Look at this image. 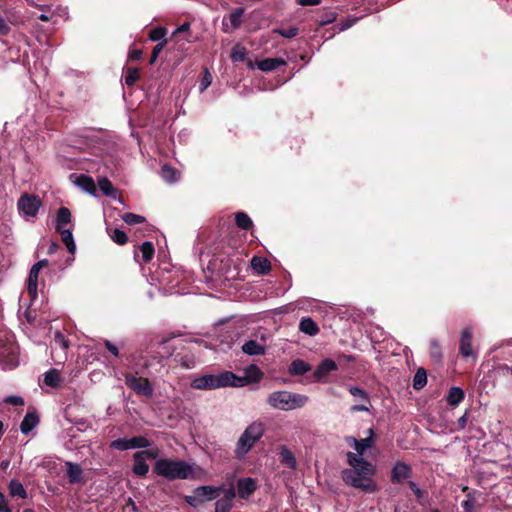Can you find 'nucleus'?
I'll return each mask as SVG.
<instances>
[{
    "label": "nucleus",
    "instance_id": "2eb2a0df",
    "mask_svg": "<svg viewBox=\"0 0 512 512\" xmlns=\"http://www.w3.org/2000/svg\"><path fill=\"white\" fill-rule=\"evenodd\" d=\"M67 467V477L69 480V483L71 484H77V483H84L83 479V469L79 464L67 461L65 463Z\"/></svg>",
    "mask_w": 512,
    "mask_h": 512
},
{
    "label": "nucleus",
    "instance_id": "774afa93",
    "mask_svg": "<svg viewBox=\"0 0 512 512\" xmlns=\"http://www.w3.org/2000/svg\"><path fill=\"white\" fill-rule=\"evenodd\" d=\"M58 248H59V244L56 243V242H52L51 245L48 248L47 253L48 254H53V253H55L58 250Z\"/></svg>",
    "mask_w": 512,
    "mask_h": 512
},
{
    "label": "nucleus",
    "instance_id": "13d9d810",
    "mask_svg": "<svg viewBox=\"0 0 512 512\" xmlns=\"http://www.w3.org/2000/svg\"><path fill=\"white\" fill-rule=\"evenodd\" d=\"M104 346L106 347V349L111 353L113 354L115 357H119V349L116 345H114L111 341L109 340H104Z\"/></svg>",
    "mask_w": 512,
    "mask_h": 512
},
{
    "label": "nucleus",
    "instance_id": "4d7b16f0",
    "mask_svg": "<svg viewBox=\"0 0 512 512\" xmlns=\"http://www.w3.org/2000/svg\"><path fill=\"white\" fill-rule=\"evenodd\" d=\"M468 422V411H466L458 420L456 423L455 430L460 431L463 430Z\"/></svg>",
    "mask_w": 512,
    "mask_h": 512
},
{
    "label": "nucleus",
    "instance_id": "8fccbe9b",
    "mask_svg": "<svg viewBox=\"0 0 512 512\" xmlns=\"http://www.w3.org/2000/svg\"><path fill=\"white\" fill-rule=\"evenodd\" d=\"M166 44H167V39H164L163 41H161V42L157 43V44L153 47V49H152V53H151V55H150V59H149V64H150V65H153V64L156 62V60H157V58H158L159 54L162 52V50L164 49V47L166 46Z\"/></svg>",
    "mask_w": 512,
    "mask_h": 512
},
{
    "label": "nucleus",
    "instance_id": "412c9836",
    "mask_svg": "<svg viewBox=\"0 0 512 512\" xmlns=\"http://www.w3.org/2000/svg\"><path fill=\"white\" fill-rule=\"evenodd\" d=\"M134 464L132 467V471L135 475L144 477L149 471V465L146 463V460L138 454L137 452L133 455Z\"/></svg>",
    "mask_w": 512,
    "mask_h": 512
},
{
    "label": "nucleus",
    "instance_id": "ddd939ff",
    "mask_svg": "<svg viewBox=\"0 0 512 512\" xmlns=\"http://www.w3.org/2000/svg\"><path fill=\"white\" fill-rule=\"evenodd\" d=\"M349 392L352 396L361 399L365 404H356L350 408L352 413L355 412H368L369 408L366 404H370V397L367 391L360 387L352 386L349 388Z\"/></svg>",
    "mask_w": 512,
    "mask_h": 512
},
{
    "label": "nucleus",
    "instance_id": "e2e57ef3",
    "mask_svg": "<svg viewBox=\"0 0 512 512\" xmlns=\"http://www.w3.org/2000/svg\"><path fill=\"white\" fill-rule=\"evenodd\" d=\"M0 512H12L2 492H0Z\"/></svg>",
    "mask_w": 512,
    "mask_h": 512
},
{
    "label": "nucleus",
    "instance_id": "7c9ffc66",
    "mask_svg": "<svg viewBox=\"0 0 512 512\" xmlns=\"http://www.w3.org/2000/svg\"><path fill=\"white\" fill-rule=\"evenodd\" d=\"M56 231L61 235L62 242L66 245L69 253L74 254L76 251V244L74 242L72 232L69 229Z\"/></svg>",
    "mask_w": 512,
    "mask_h": 512
},
{
    "label": "nucleus",
    "instance_id": "3c124183",
    "mask_svg": "<svg viewBox=\"0 0 512 512\" xmlns=\"http://www.w3.org/2000/svg\"><path fill=\"white\" fill-rule=\"evenodd\" d=\"M212 74L209 72L207 68L204 69L202 79L199 85V91L204 92L212 83Z\"/></svg>",
    "mask_w": 512,
    "mask_h": 512
},
{
    "label": "nucleus",
    "instance_id": "b1692460",
    "mask_svg": "<svg viewBox=\"0 0 512 512\" xmlns=\"http://www.w3.org/2000/svg\"><path fill=\"white\" fill-rule=\"evenodd\" d=\"M75 183L79 187H81L83 190H85L86 192H88L90 194L96 193V184H95L93 178L88 175H85V174L78 175L76 177Z\"/></svg>",
    "mask_w": 512,
    "mask_h": 512
},
{
    "label": "nucleus",
    "instance_id": "5fc2aeb1",
    "mask_svg": "<svg viewBox=\"0 0 512 512\" xmlns=\"http://www.w3.org/2000/svg\"><path fill=\"white\" fill-rule=\"evenodd\" d=\"M137 453L141 454V456L145 460L146 459H156L159 456V449L154 448V449L142 450V451H137Z\"/></svg>",
    "mask_w": 512,
    "mask_h": 512
},
{
    "label": "nucleus",
    "instance_id": "393cba45",
    "mask_svg": "<svg viewBox=\"0 0 512 512\" xmlns=\"http://www.w3.org/2000/svg\"><path fill=\"white\" fill-rule=\"evenodd\" d=\"M299 330L309 336H315L319 332V327L312 318L306 317L301 319Z\"/></svg>",
    "mask_w": 512,
    "mask_h": 512
},
{
    "label": "nucleus",
    "instance_id": "20e7f679",
    "mask_svg": "<svg viewBox=\"0 0 512 512\" xmlns=\"http://www.w3.org/2000/svg\"><path fill=\"white\" fill-rule=\"evenodd\" d=\"M264 426L262 423L253 422L241 434L234 450L237 459H243L245 455L252 449L264 434Z\"/></svg>",
    "mask_w": 512,
    "mask_h": 512
},
{
    "label": "nucleus",
    "instance_id": "39448f33",
    "mask_svg": "<svg viewBox=\"0 0 512 512\" xmlns=\"http://www.w3.org/2000/svg\"><path fill=\"white\" fill-rule=\"evenodd\" d=\"M236 374L230 371H224L219 375L207 374L197 377L191 382V387L198 390H211L221 387L231 386L232 379Z\"/></svg>",
    "mask_w": 512,
    "mask_h": 512
},
{
    "label": "nucleus",
    "instance_id": "864d4df0",
    "mask_svg": "<svg viewBox=\"0 0 512 512\" xmlns=\"http://www.w3.org/2000/svg\"><path fill=\"white\" fill-rule=\"evenodd\" d=\"M233 506V503L220 498L215 503V512H230Z\"/></svg>",
    "mask_w": 512,
    "mask_h": 512
},
{
    "label": "nucleus",
    "instance_id": "a878e982",
    "mask_svg": "<svg viewBox=\"0 0 512 512\" xmlns=\"http://www.w3.org/2000/svg\"><path fill=\"white\" fill-rule=\"evenodd\" d=\"M71 222V212L66 207H60L57 211L56 230L66 229L65 226Z\"/></svg>",
    "mask_w": 512,
    "mask_h": 512
},
{
    "label": "nucleus",
    "instance_id": "2f4dec72",
    "mask_svg": "<svg viewBox=\"0 0 512 512\" xmlns=\"http://www.w3.org/2000/svg\"><path fill=\"white\" fill-rule=\"evenodd\" d=\"M279 454H280L281 462L283 464H286L291 469L296 468V463H297L296 458L294 457L293 453L286 446H281Z\"/></svg>",
    "mask_w": 512,
    "mask_h": 512
},
{
    "label": "nucleus",
    "instance_id": "6e6552de",
    "mask_svg": "<svg viewBox=\"0 0 512 512\" xmlns=\"http://www.w3.org/2000/svg\"><path fill=\"white\" fill-rule=\"evenodd\" d=\"M41 204L42 202L39 196L28 193L22 194L17 202L19 211L30 217L37 215Z\"/></svg>",
    "mask_w": 512,
    "mask_h": 512
},
{
    "label": "nucleus",
    "instance_id": "4468645a",
    "mask_svg": "<svg viewBox=\"0 0 512 512\" xmlns=\"http://www.w3.org/2000/svg\"><path fill=\"white\" fill-rule=\"evenodd\" d=\"M39 423L40 418L37 411L34 408H30L20 424V430L23 434L27 435Z\"/></svg>",
    "mask_w": 512,
    "mask_h": 512
},
{
    "label": "nucleus",
    "instance_id": "603ef678",
    "mask_svg": "<svg viewBox=\"0 0 512 512\" xmlns=\"http://www.w3.org/2000/svg\"><path fill=\"white\" fill-rule=\"evenodd\" d=\"M275 33L281 35L284 38L291 39L298 35L299 29L297 27H289L288 29H275Z\"/></svg>",
    "mask_w": 512,
    "mask_h": 512
},
{
    "label": "nucleus",
    "instance_id": "052dcab7",
    "mask_svg": "<svg viewBox=\"0 0 512 512\" xmlns=\"http://www.w3.org/2000/svg\"><path fill=\"white\" fill-rule=\"evenodd\" d=\"M10 31V26L7 24L6 20L0 15V35H8Z\"/></svg>",
    "mask_w": 512,
    "mask_h": 512
},
{
    "label": "nucleus",
    "instance_id": "c756f323",
    "mask_svg": "<svg viewBox=\"0 0 512 512\" xmlns=\"http://www.w3.org/2000/svg\"><path fill=\"white\" fill-rule=\"evenodd\" d=\"M310 370V365L304 360H293L289 366V372L293 375H303Z\"/></svg>",
    "mask_w": 512,
    "mask_h": 512
},
{
    "label": "nucleus",
    "instance_id": "de8ad7c7",
    "mask_svg": "<svg viewBox=\"0 0 512 512\" xmlns=\"http://www.w3.org/2000/svg\"><path fill=\"white\" fill-rule=\"evenodd\" d=\"M110 448L119 450V451H125L128 449H131L130 441H129V439H126V438H118L116 440H113L110 443Z\"/></svg>",
    "mask_w": 512,
    "mask_h": 512
},
{
    "label": "nucleus",
    "instance_id": "6e6d98bb",
    "mask_svg": "<svg viewBox=\"0 0 512 512\" xmlns=\"http://www.w3.org/2000/svg\"><path fill=\"white\" fill-rule=\"evenodd\" d=\"M222 492H224V496L221 499L233 503V500L236 497L235 488L233 486H230L228 489L224 488Z\"/></svg>",
    "mask_w": 512,
    "mask_h": 512
},
{
    "label": "nucleus",
    "instance_id": "69168bd1",
    "mask_svg": "<svg viewBox=\"0 0 512 512\" xmlns=\"http://www.w3.org/2000/svg\"><path fill=\"white\" fill-rule=\"evenodd\" d=\"M322 0H297V4L301 6H316L319 5Z\"/></svg>",
    "mask_w": 512,
    "mask_h": 512
},
{
    "label": "nucleus",
    "instance_id": "338daca9",
    "mask_svg": "<svg viewBox=\"0 0 512 512\" xmlns=\"http://www.w3.org/2000/svg\"><path fill=\"white\" fill-rule=\"evenodd\" d=\"M55 340L59 343H61V345L64 347V348H67L68 347V341L65 339L64 335L61 333V332H57L55 334Z\"/></svg>",
    "mask_w": 512,
    "mask_h": 512
},
{
    "label": "nucleus",
    "instance_id": "aec40b11",
    "mask_svg": "<svg viewBox=\"0 0 512 512\" xmlns=\"http://www.w3.org/2000/svg\"><path fill=\"white\" fill-rule=\"evenodd\" d=\"M241 349L243 353L250 356L264 355L266 351L265 345L259 344L256 340H248Z\"/></svg>",
    "mask_w": 512,
    "mask_h": 512
},
{
    "label": "nucleus",
    "instance_id": "4be33fe9",
    "mask_svg": "<svg viewBox=\"0 0 512 512\" xmlns=\"http://www.w3.org/2000/svg\"><path fill=\"white\" fill-rule=\"evenodd\" d=\"M252 268L262 275H267L271 271V263L267 258L254 256L251 260Z\"/></svg>",
    "mask_w": 512,
    "mask_h": 512
},
{
    "label": "nucleus",
    "instance_id": "f8f14e48",
    "mask_svg": "<svg viewBox=\"0 0 512 512\" xmlns=\"http://www.w3.org/2000/svg\"><path fill=\"white\" fill-rule=\"evenodd\" d=\"M257 488L256 480L251 477L240 478L237 481V493L241 499H248Z\"/></svg>",
    "mask_w": 512,
    "mask_h": 512
},
{
    "label": "nucleus",
    "instance_id": "a19ab883",
    "mask_svg": "<svg viewBox=\"0 0 512 512\" xmlns=\"http://www.w3.org/2000/svg\"><path fill=\"white\" fill-rule=\"evenodd\" d=\"M347 462L349 464V466L351 468H356V467H360V466H369V461H367L366 459H364L362 456H360L359 454H355L353 452H348L347 453Z\"/></svg>",
    "mask_w": 512,
    "mask_h": 512
},
{
    "label": "nucleus",
    "instance_id": "f03ea898",
    "mask_svg": "<svg viewBox=\"0 0 512 512\" xmlns=\"http://www.w3.org/2000/svg\"><path fill=\"white\" fill-rule=\"evenodd\" d=\"M375 467L372 463L369 466H360L356 468H346L341 472L343 482L365 493H374L377 491V485L373 479Z\"/></svg>",
    "mask_w": 512,
    "mask_h": 512
},
{
    "label": "nucleus",
    "instance_id": "1a4fd4ad",
    "mask_svg": "<svg viewBox=\"0 0 512 512\" xmlns=\"http://www.w3.org/2000/svg\"><path fill=\"white\" fill-rule=\"evenodd\" d=\"M244 372L245 375L243 377L236 375V378L232 379V387H242L248 383H258L264 375L261 369L255 364L247 366Z\"/></svg>",
    "mask_w": 512,
    "mask_h": 512
},
{
    "label": "nucleus",
    "instance_id": "bf43d9fd",
    "mask_svg": "<svg viewBox=\"0 0 512 512\" xmlns=\"http://www.w3.org/2000/svg\"><path fill=\"white\" fill-rule=\"evenodd\" d=\"M5 402L8 403V404L15 405V406L24 405V400L20 396H8L5 399Z\"/></svg>",
    "mask_w": 512,
    "mask_h": 512
},
{
    "label": "nucleus",
    "instance_id": "9b49d317",
    "mask_svg": "<svg viewBox=\"0 0 512 512\" xmlns=\"http://www.w3.org/2000/svg\"><path fill=\"white\" fill-rule=\"evenodd\" d=\"M412 475L410 465L402 461H397L391 471V482L393 484H401L404 480L409 479Z\"/></svg>",
    "mask_w": 512,
    "mask_h": 512
},
{
    "label": "nucleus",
    "instance_id": "37998d69",
    "mask_svg": "<svg viewBox=\"0 0 512 512\" xmlns=\"http://www.w3.org/2000/svg\"><path fill=\"white\" fill-rule=\"evenodd\" d=\"M430 357L435 363H440L443 358L441 346L435 339L430 341Z\"/></svg>",
    "mask_w": 512,
    "mask_h": 512
},
{
    "label": "nucleus",
    "instance_id": "a211bd4d",
    "mask_svg": "<svg viewBox=\"0 0 512 512\" xmlns=\"http://www.w3.org/2000/svg\"><path fill=\"white\" fill-rule=\"evenodd\" d=\"M462 491L466 493V500L462 502V507L465 512H477V500L475 497L476 491L471 490L468 486H464Z\"/></svg>",
    "mask_w": 512,
    "mask_h": 512
},
{
    "label": "nucleus",
    "instance_id": "72a5a7b5",
    "mask_svg": "<svg viewBox=\"0 0 512 512\" xmlns=\"http://www.w3.org/2000/svg\"><path fill=\"white\" fill-rule=\"evenodd\" d=\"M107 232H108L109 236L111 237V239L113 240V242H115L118 245H125L128 242L127 234L121 229L107 228Z\"/></svg>",
    "mask_w": 512,
    "mask_h": 512
},
{
    "label": "nucleus",
    "instance_id": "79ce46f5",
    "mask_svg": "<svg viewBox=\"0 0 512 512\" xmlns=\"http://www.w3.org/2000/svg\"><path fill=\"white\" fill-rule=\"evenodd\" d=\"M167 29L164 26H158L151 29L148 33V38L151 41L161 42L166 39Z\"/></svg>",
    "mask_w": 512,
    "mask_h": 512
},
{
    "label": "nucleus",
    "instance_id": "9d476101",
    "mask_svg": "<svg viewBox=\"0 0 512 512\" xmlns=\"http://www.w3.org/2000/svg\"><path fill=\"white\" fill-rule=\"evenodd\" d=\"M473 333L470 327H466L461 331L459 353L462 357H475L476 353L472 347Z\"/></svg>",
    "mask_w": 512,
    "mask_h": 512
},
{
    "label": "nucleus",
    "instance_id": "cd10ccee",
    "mask_svg": "<svg viewBox=\"0 0 512 512\" xmlns=\"http://www.w3.org/2000/svg\"><path fill=\"white\" fill-rule=\"evenodd\" d=\"M8 489H9V494L12 497H16L17 496V497L22 498V499L27 498V492H26L23 484L19 480H17V479H12L9 482Z\"/></svg>",
    "mask_w": 512,
    "mask_h": 512
},
{
    "label": "nucleus",
    "instance_id": "0eeeda50",
    "mask_svg": "<svg viewBox=\"0 0 512 512\" xmlns=\"http://www.w3.org/2000/svg\"><path fill=\"white\" fill-rule=\"evenodd\" d=\"M125 385L136 395L151 398L154 388L148 378L137 377L135 374L127 372L124 374Z\"/></svg>",
    "mask_w": 512,
    "mask_h": 512
},
{
    "label": "nucleus",
    "instance_id": "ea45409f",
    "mask_svg": "<svg viewBox=\"0 0 512 512\" xmlns=\"http://www.w3.org/2000/svg\"><path fill=\"white\" fill-rule=\"evenodd\" d=\"M244 12L245 9L243 7H238L229 14V21L233 29H238L241 26Z\"/></svg>",
    "mask_w": 512,
    "mask_h": 512
},
{
    "label": "nucleus",
    "instance_id": "bb28decb",
    "mask_svg": "<svg viewBox=\"0 0 512 512\" xmlns=\"http://www.w3.org/2000/svg\"><path fill=\"white\" fill-rule=\"evenodd\" d=\"M44 383L51 388H59L62 379L57 369H50L44 374Z\"/></svg>",
    "mask_w": 512,
    "mask_h": 512
},
{
    "label": "nucleus",
    "instance_id": "f257e3e1",
    "mask_svg": "<svg viewBox=\"0 0 512 512\" xmlns=\"http://www.w3.org/2000/svg\"><path fill=\"white\" fill-rule=\"evenodd\" d=\"M195 465L184 460L163 458L156 461L153 472L169 481L176 479H196Z\"/></svg>",
    "mask_w": 512,
    "mask_h": 512
},
{
    "label": "nucleus",
    "instance_id": "c9c22d12",
    "mask_svg": "<svg viewBox=\"0 0 512 512\" xmlns=\"http://www.w3.org/2000/svg\"><path fill=\"white\" fill-rule=\"evenodd\" d=\"M427 384V372L424 368L417 369L413 378V388L415 390L422 389Z\"/></svg>",
    "mask_w": 512,
    "mask_h": 512
},
{
    "label": "nucleus",
    "instance_id": "a18cd8bd",
    "mask_svg": "<svg viewBox=\"0 0 512 512\" xmlns=\"http://www.w3.org/2000/svg\"><path fill=\"white\" fill-rule=\"evenodd\" d=\"M129 441L131 449L146 448L151 445L150 441L144 436H135L129 439Z\"/></svg>",
    "mask_w": 512,
    "mask_h": 512
},
{
    "label": "nucleus",
    "instance_id": "09e8293b",
    "mask_svg": "<svg viewBox=\"0 0 512 512\" xmlns=\"http://www.w3.org/2000/svg\"><path fill=\"white\" fill-rule=\"evenodd\" d=\"M408 487L411 489V491L414 493V495L416 496V499H417V502L422 504L423 503V499L427 497V492L420 489L417 484L413 481H409L408 483Z\"/></svg>",
    "mask_w": 512,
    "mask_h": 512
},
{
    "label": "nucleus",
    "instance_id": "7ed1b4c3",
    "mask_svg": "<svg viewBox=\"0 0 512 512\" xmlns=\"http://www.w3.org/2000/svg\"><path fill=\"white\" fill-rule=\"evenodd\" d=\"M308 400L309 398L306 395L289 391H276L268 396L267 403L274 409L287 411L302 408Z\"/></svg>",
    "mask_w": 512,
    "mask_h": 512
},
{
    "label": "nucleus",
    "instance_id": "dca6fc26",
    "mask_svg": "<svg viewBox=\"0 0 512 512\" xmlns=\"http://www.w3.org/2000/svg\"><path fill=\"white\" fill-rule=\"evenodd\" d=\"M337 369L338 366L336 362L332 359L326 358L318 364L314 372V376L320 380L326 377L330 372L336 371Z\"/></svg>",
    "mask_w": 512,
    "mask_h": 512
},
{
    "label": "nucleus",
    "instance_id": "f3484780",
    "mask_svg": "<svg viewBox=\"0 0 512 512\" xmlns=\"http://www.w3.org/2000/svg\"><path fill=\"white\" fill-rule=\"evenodd\" d=\"M370 433V436L364 439H356L354 437H350L349 440L353 442L354 449L357 451V454L362 456L366 449L370 448L374 442V432L373 429L368 430Z\"/></svg>",
    "mask_w": 512,
    "mask_h": 512
},
{
    "label": "nucleus",
    "instance_id": "6ab92c4d",
    "mask_svg": "<svg viewBox=\"0 0 512 512\" xmlns=\"http://www.w3.org/2000/svg\"><path fill=\"white\" fill-rule=\"evenodd\" d=\"M286 65V61L282 58H266L257 62V67L263 72H269L280 66Z\"/></svg>",
    "mask_w": 512,
    "mask_h": 512
},
{
    "label": "nucleus",
    "instance_id": "f704fd0d",
    "mask_svg": "<svg viewBox=\"0 0 512 512\" xmlns=\"http://www.w3.org/2000/svg\"><path fill=\"white\" fill-rule=\"evenodd\" d=\"M235 223L237 227L243 230H250L253 227L251 218L244 212H237L235 214Z\"/></svg>",
    "mask_w": 512,
    "mask_h": 512
},
{
    "label": "nucleus",
    "instance_id": "58836bf2",
    "mask_svg": "<svg viewBox=\"0 0 512 512\" xmlns=\"http://www.w3.org/2000/svg\"><path fill=\"white\" fill-rule=\"evenodd\" d=\"M247 54L248 51L244 46L236 44L231 50L230 57L234 62H243L246 59Z\"/></svg>",
    "mask_w": 512,
    "mask_h": 512
},
{
    "label": "nucleus",
    "instance_id": "423d86ee",
    "mask_svg": "<svg viewBox=\"0 0 512 512\" xmlns=\"http://www.w3.org/2000/svg\"><path fill=\"white\" fill-rule=\"evenodd\" d=\"M224 490V485L215 487L212 485L198 486L193 490V495L184 496V501L191 507H197L206 501H212L219 497Z\"/></svg>",
    "mask_w": 512,
    "mask_h": 512
},
{
    "label": "nucleus",
    "instance_id": "680f3d73",
    "mask_svg": "<svg viewBox=\"0 0 512 512\" xmlns=\"http://www.w3.org/2000/svg\"><path fill=\"white\" fill-rule=\"evenodd\" d=\"M143 52L140 49H133L129 51V59L132 61H139L142 59Z\"/></svg>",
    "mask_w": 512,
    "mask_h": 512
},
{
    "label": "nucleus",
    "instance_id": "49530a36",
    "mask_svg": "<svg viewBox=\"0 0 512 512\" xmlns=\"http://www.w3.org/2000/svg\"><path fill=\"white\" fill-rule=\"evenodd\" d=\"M122 219L128 225L140 224V223L145 222V220H146L145 217L135 214V213H131V212L125 213L122 216Z\"/></svg>",
    "mask_w": 512,
    "mask_h": 512
},
{
    "label": "nucleus",
    "instance_id": "4c0bfd02",
    "mask_svg": "<svg viewBox=\"0 0 512 512\" xmlns=\"http://www.w3.org/2000/svg\"><path fill=\"white\" fill-rule=\"evenodd\" d=\"M140 251H141V254H142L143 262L144 263H149L153 259V257H154L155 248H154V245H153L152 242L145 241L140 246Z\"/></svg>",
    "mask_w": 512,
    "mask_h": 512
},
{
    "label": "nucleus",
    "instance_id": "e433bc0d",
    "mask_svg": "<svg viewBox=\"0 0 512 512\" xmlns=\"http://www.w3.org/2000/svg\"><path fill=\"white\" fill-rule=\"evenodd\" d=\"M161 176L166 182L172 183L178 179L179 172L176 168L165 164L162 166Z\"/></svg>",
    "mask_w": 512,
    "mask_h": 512
},
{
    "label": "nucleus",
    "instance_id": "0e129e2a",
    "mask_svg": "<svg viewBox=\"0 0 512 512\" xmlns=\"http://www.w3.org/2000/svg\"><path fill=\"white\" fill-rule=\"evenodd\" d=\"M190 31V23L189 22H185L183 23L182 25H180L174 32H173V36H177L178 34L180 33H185V32H189Z\"/></svg>",
    "mask_w": 512,
    "mask_h": 512
},
{
    "label": "nucleus",
    "instance_id": "5701e85b",
    "mask_svg": "<svg viewBox=\"0 0 512 512\" xmlns=\"http://www.w3.org/2000/svg\"><path fill=\"white\" fill-rule=\"evenodd\" d=\"M39 267L33 265L30 269L28 279H27V291L29 295L35 296L37 294L38 288V276L40 273Z\"/></svg>",
    "mask_w": 512,
    "mask_h": 512
},
{
    "label": "nucleus",
    "instance_id": "c85d7f7f",
    "mask_svg": "<svg viewBox=\"0 0 512 512\" xmlns=\"http://www.w3.org/2000/svg\"><path fill=\"white\" fill-rule=\"evenodd\" d=\"M465 397V393L460 387H452L450 388L447 395V402L450 406H457L461 401H463Z\"/></svg>",
    "mask_w": 512,
    "mask_h": 512
},
{
    "label": "nucleus",
    "instance_id": "c03bdc74",
    "mask_svg": "<svg viewBox=\"0 0 512 512\" xmlns=\"http://www.w3.org/2000/svg\"><path fill=\"white\" fill-rule=\"evenodd\" d=\"M139 69L136 67H128L126 69L125 84L132 87L139 80Z\"/></svg>",
    "mask_w": 512,
    "mask_h": 512
},
{
    "label": "nucleus",
    "instance_id": "473e14b6",
    "mask_svg": "<svg viewBox=\"0 0 512 512\" xmlns=\"http://www.w3.org/2000/svg\"><path fill=\"white\" fill-rule=\"evenodd\" d=\"M98 186L105 196L115 197L117 190L112 185L107 177H102L98 180Z\"/></svg>",
    "mask_w": 512,
    "mask_h": 512
}]
</instances>
